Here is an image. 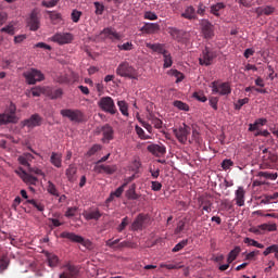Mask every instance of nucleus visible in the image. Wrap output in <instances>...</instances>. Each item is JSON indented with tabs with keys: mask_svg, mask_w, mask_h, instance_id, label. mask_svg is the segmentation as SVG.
<instances>
[{
	"mask_svg": "<svg viewBox=\"0 0 278 278\" xmlns=\"http://www.w3.org/2000/svg\"><path fill=\"white\" fill-rule=\"evenodd\" d=\"M170 75L176 78V84H179L185 79V74L177 70H172Z\"/></svg>",
	"mask_w": 278,
	"mask_h": 278,
	"instance_id": "37998d69",
	"label": "nucleus"
},
{
	"mask_svg": "<svg viewBox=\"0 0 278 278\" xmlns=\"http://www.w3.org/2000/svg\"><path fill=\"white\" fill-rule=\"evenodd\" d=\"M202 34H203L204 38H206V39L213 38L214 29H213L212 23L206 22L203 24Z\"/></svg>",
	"mask_w": 278,
	"mask_h": 278,
	"instance_id": "393cba45",
	"label": "nucleus"
},
{
	"mask_svg": "<svg viewBox=\"0 0 278 278\" xmlns=\"http://www.w3.org/2000/svg\"><path fill=\"white\" fill-rule=\"evenodd\" d=\"M127 197L129 200H132V201L139 200V198H140V195L138 193H136L135 187L130 188L127 191Z\"/></svg>",
	"mask_w": 278,
	"mask_h": 278,
	"instance_id": "6e6d98bb",
	"label": "nucleus"
},
{
	"mask_svg": "<svg viewBox=\"0 0 278 278\" xmlns=\"http://www.w3.org/2000/svg\"><path fill=\"white\" fill-rule=\"evenodd\" d=\"M24 77L26 78L28 85H36L37 83L45 80V74L36 68L25 72Z\"/></svg>",
	"mask_w": 278,
	"mask_h": 278,
	"instance_id": "39448f33",
	"label": "nucleus"
},
{
	"mask_svg": "<svg viewBox=\"0 0 278 278\" xmlns=\"http://www.w3.org/2000/svg\"><path fill=\"white\" fill-rule=\"evenodd\" d=\"M93 7H96V14L102 15L104 12V5L100 2H93Z\"/></svg>",
	"mask_w": 278,
	"mask_h": 278,
	"instance_id": "0e129e2a",
	"label": "nucleus"
},
{
	"mask_svg": "<svg viewBox=\"0 0 278 278\" xmlns=\"http://www.w3.org/2000/svg\"><path fill=\"white\" fill-rule=\"evenodd\" d=\"M81 16H83V12L77 10H73L71 14L73 23H78L81 20Z\"/></svg>",
	"mask_w": 278,
	"mask_h": 278,
	"instance_id": "3c124183",
	"label": "nucleus"
},
{
	"mask_svg": "<svg viewBox=\"0 0 278 278\" xmlns=\"http://www.w3.org/2000/svg\"><path fill=\"white\" fill-rule=\"evenodd\" d=\"M48 192L54 197H59V191H58L55 185H53V182L50 180L48 182Z\"/></svg>",
	"mask_w": 278,
	"mask_h": 278,
	"instance_id": "603ef678",
	"label": "nucleus"
},
{
	"mask_svg": "<svg viewBox=\"0 0 278 278\" xmlns=\"http://www.w3.org/2000/svg\"><path fill=\"white\" fill-rule=\"evenodd\" d=\"M49 15H50V20L52 22V24L56 25L60 23L61 21V14L58 13V12H51V11H48Z\"/></svg>",
	"mask_w": 278,
	"mask_h": 278,
	"instance_id": "c03bdc74",
	"label": "nucleus"
},
{
	"mask_svg": "<svg viewBox=\"0 0 278 278\" xmlns=\"http://www.w3.org/2000/svg\"><path fill=\"white\" fill-rule=\"evenodd\" d=\"M258 229L263 231L274 232L278 230L277 224H261Z\"/></svg>",
	"mask_w": 278,
	"mask_h": 278,
	"instance_id": "473e14b6",
	"label": "nucleus"
},
{
	"mask_svg": "<svg viewBox=\"0 0 278 278\" xmlns=\"http://www.w3.org/2000/svg\"><path fill=\"white\" fill-rule=\"evenodd\" d=\"M161 27L159 23H144L141 28V31L147 35H153L160 31Z\"/></svg>",
	"mask_w": 278,
	"mask_h": 278,
	"instance_id": "f3484780",
	"label": "nucleus"
},
{
	"mask_svg": "<svg viewBox=\"0 0 278 278\" xmlns=\"http://www.w3.org/2000/svg\"><path fill=\"white\" fill-rule=\"evenodd\" d=\"M143 18L146 21H157L159 16L155 13H153L151 11H148V12L144 13Z\"/></svg>",
	"mask_w": 278,
	"mask_h": 278,
	"instance_id": "bf43d9fd",
	"label": "nucleus"
},
{
	"mask_svg": "<svg viewBox=\"0 0 278 278\" xmlns=\"http://www.w3.org/2000/svg\"><path fill=\"white\" fill-rule=\"evenodd\" d=\"M83 216L87 220H98L102 217V213L99 210H93L91 212H84Z\"/></svg>",
	"mask_w": 278,
	"mask_h": 278,
	"instance_id": "a878e982",
	"label": "nucleus"
},
{
	"mask_svg": "<svg viewBox=\"0 0 278 278\" xmlns=\"http://www.w3.org/2000/svg\"><path fill=\"white\" fill-rule=\"evenodd\" d=\"M249 102H250V98L239 99L238 102L235 104V109L236 110H241L242 106H244Z\"/></svg>",
	"mask_w": 278,
	"mask_h": 278,
	"instance_id": "4d7b16f0",
	"label": "nucleus"
},
{
	"mask_svg": "<svg viewBox=\"0 0 278 278\" xmlns=\"http://www.w3.org/2000/svg\"><path fill=\"white\" fill-rule=\"evenodd\" d=\"M146 47L148 49H151L155 53H160L163 55L168 53V51L164 49V45L162 43H146Z\"/></svg>",
	"mask_w": 278,
	"mask_h": 278,
	"instance_id": "4be33fe9",
	"label": "nucleus"
},
{
	"mask_svg": "<svg viewBox=\"0 0 278 278\" xmlns=\"http://www.w3.org/2000/svg\"><path fill=\"white\" fill-rule=\"evenodd\" d=\"M125 248L135 249V244H132L128 241H124V242H121L118 245H116V248L114 250H122Z\"/></svg>",
	"mask_w": 278,
	"mask_h": 278,
	"instance_id": "052dcab7",
	"label": "nucleus"
},
{
	"mask_svg": "<svg viewBox=\"0 0 278 278\" xmlns=\"http://www.w3.org/2000/svg\"><path fill=\"white\" fill-rule=\"evenodd\" d=\"M215 59L214 52L210 51L208 48L204 49L202 52V58L199 59L200 65L210 66Z\"/></svg>",
	"mask_w": 278,
	"mask_h": 278,
	"instance_id": "4468645a",
	"label": "nucleus"
},
{
	"mask_svg": "<svg viewBox=\"0 0 278 278\" xmlns=\"http://www.w3.org/2000/svg\"><path fill=\"white\" fill-rule=\"evenodd\" d=\"M17 108L15 104L11 103L7 109L5 113H0V126L8 125V124H17L18 117L15 115V111Z\"/></svg>",
	"mask_w": 278,
	"mask_h": 278,
	"instance_id": "f03ea898",
	"label": "nucleus"
},
{
	"mask_svg": "<svg viewBox=\"0 0 278 278\" xmlns=\"http://www.w3.org/2000/svg\"><path fill=\"white\" fill-rule=\"evenodd\" d=\"M102 149V146H99V144H93L89 151L87 152V156L88 157H91L93 156L98 151H101Z\"/></svg>",
	"mask_w": 278,
	"mask_h": 278,
	"instance_id": "5fc2aeb1",
	"label": "nucleus"
},
{
	"mask_svg": "<svg viewBox=\"0 0 278 278\" xmlns=\"http://www.w3.org/2000/svg\"><path fill=\"white\" fill-rule=\"evenodd\" d=\"M26 204L33 205L39 212H45V210H46L45 204H41L34 199L26 200Z\"/></svg>",
	"mask_w": 278,
	"mask_h": 278,
	"instance_id": "e433bc0d",
	"label": "nucleus"
},
{
	"mask_svg": "<svg viewBox=\"0 0 278 278\" xmlns=\"http://www.w3.org/2000/svg\"><path fill=\"white\" fill-rule=\"evenodd\" d=\"M174 106L181 111H186V112L189 111V105L185 102H181L180 100L174 101Z\"/></svg>",
	"mask_w": 278,
	"mask_h": 278,
	"instance_id": "09e8293b",
	"label": "nucleus"
},
{
	"mask_svg": "<svg viewBox=\"0 0 278 278\" xmlns=\"http://www.w3.org/2000/svg\"><path fill=\"white\" fill-rule=\"evenodd\" d=\"M148 119L152 122L156 129H161L163 127V122L159 117H155L153 114H149Z\"/></svg>",
	"mask_w": 278,
	"mask_h": 278,
	"instance_id": "4c0bfd02",
	"label": "nucleus"
},
{
	"mask_svg": "<svg viewBox=\"0 0 278 278\" xmlns=\"http://www.w3.org/2000/svg\"><path fill=\"white\" fill-rule=\"evenodd\" d=\"M100 36H104L105 39H110L111 41H119L122 40L123 36L121 33L116 31L113 27H106L100 31Z\"/></svg>",
	"mask_w": 278,
	"mask_h": 278,
	"instance_id": "9d476101",
	"label": "nucleus"
},
{
	"mask_svg": "<svg viewBox=\"0 0 278 278\" xmlns=\"http://www.w3.org/2000/svg\"><path fill=\"white\" fill-rule=\"evenodd\" d=\"M98 106L101 111H104L105 113H109L111 115H115L117 113L115 102L111 97L100 98Z\"/></svg>",
	"mask_w": 278,
	"mask_h": 278,
	"instance_id": "20e7f679",
	"label": "nucleus"
},
{
	"mask_svg": "<svg viewBox=\"0 0 278 278\" xmlns=\"http://www.w3.org/2000/svg\"><path fill=\"white\" fill-rule=\"evenodd\" d=\"M77 167L74 164H71L67 169H65V176L71 184H74L77 179Z\"/></svg>",
	"mask_w": 278,
	"mask_h": 278,
	"instance_id": "412c9836",
	"label": "nucleus"
},
{
	"mask_svg": "<svg viewBox=\"0 0 278 278\" xmlns=\"http://www.w3.org/2000/svg\"><path fill=\"white\" fill-rule=\"evenodd\" d=\"M146 220H147V216L139 214L134 220L132 225H130V231L142 230Z\"/></svg>",
	"mask_w": 278,
	"mask_h": 278,
	"instance_id": "dca6fc26",
	"label": "nucleus"
},
{
	"mask_svg": "<svg viewBox=\"0 0 278 278\" xmlns=\"http://www.w3.org/2000/svg\"><path fill=\"white\" fill-rule=\"evenodd\" d=\"M181 17H184L187 21L197 20L195 8L194 7H187L185 9V12L181 14Z\"/></svg>",
	"mask_w": 278,
	"mask_h": 278,
	"instance_id": "b1692460",
	"label": "nucleus"
},
{
	"mask_svg": "<svg viewBox=\"0 0 278 278\" xmlns=\"http://www.w3.org/2000/svg\"><path fill=\"white\" fill-rule=\"evenodd\" d=\"M58 3H59V0H50V1L43 0L42 7L50 9V8L56 7Z\"/></svg>",
	"mask_w": 278,
	"mask_h": 278,
	"instance_id": "e2e57ef3",
	"label": "nucleus"
},
{
	"mask_svg": "<svg viewBox=\"0 0 278 278\" xmlns=\"http://www.w3.org/2000/svg\"><path fill=\"white\" fill-rule=\"evenodd\" d=\"M201 205H203L202 206L203 211H206L207 213H212V211H213V208H212L213 207V203L211 201H208V200L203 201Z\"/></svg>",
	"mask_w": 278,
	"mask_h": 278,
	"instance_id": "680f3d73",
	"label": "nucleus"
},
{
	"mask_svg": "<svg viewBox=\"0 0 278 278\" xmlns=\"http://www.w3.org/2000/svg\"><path fill=\"white\" fill-rule=\"evenodd\" d=\"M129 224H130L129 217L126 216L124 219H122L121 224L118 225L117 232L122 233L125 230L126 226Z\"/></svg>",
	"mask_w": 278,
	"mask_h": 278,
	"instance_id": "8fccbe9b",
	"label": "nucleus"
},
{
	"mask_svg": "<svg viewBox=\"0 0 278 278\" xmlns=\"http://www.w3.org/2000/svg\"><path fill=\"white\" fill-rule=\"evenodd\" d=\"M102 136H104V140L111 141L114 139V130L111 125L106 124L101 128Z\"/></svg>",
	"mask_w": 278,
	"mask_h": 278,
	"instance_id": "5701e85b",
	"label": "nucleus"
},
{
	"mask_svg": "<svg viewBox=\"0 0 278 278\" xmlns=\"http://www.w3.org/2000/svg\"><path fill=\"white\" fill-rule=\"evenodd\" d=\"M278 162V156L276 154H264L263 155V168H269L271 164Z\"/></svg>",
	"mask_w": 278,
	"mask_h": 278,
	"instance_id": "aec40b11",
	"label": "nucleus"
},
{
	"mask_svg": "<svg viewBox=\"0 0 278 278\" xmlns=\"http://www.w3.org/2000/svg\"><path fill=\"white\" fill-rule=\"evenodd\" d=\"M257 176L258 177H264V178L269 179V180H277L278 173L258 172Z\"/></svg>",
	"mask_w": 278,
	"mask_h": 278,
	"instance_id": "f704fd0d",
	"label": "nucleus"
},
{
	"mask_svg": "<svg viewBox=\"0 0 278 278\" xmlns=\"http://www.w3.org/2000/svg\"><path fill=\"white\" fill-rule=\"evenodd\" d=\"M9 265L10 261L8 256H3L2 258H0V275H2L4 270H8Z\"/></svg>",
	"mask_w": 278,
	"mask_h": 278,
	"instance_id": "58836bf2",
	"label": "nucleus"
},
{
	"mask_svg": "<svg viewBox=\"0 0 278 278\" xmlns=\"http://www.w3.org/2000/svg\"><path fill=\"white\" fill-rule=\"evenodd\" d=\"M163 61H164V64H163V67L164 68H170L172 65H173V60H172V55L169 52L165 53L163 55Z\"/></svg>",
	"mask_w": 278,
	"mask_h": 278,
	"instance_id": "79ce46f5",
	"label": "nucleus"
},
{
	"mask_svg": "<svg viewBox=\"0 0 278 278\" xmlns=\"http://www.w3.org/2000/svg\"><path fill=\"white\" fill-rule=\"evenodd\" d=\"M240 253H241L240 247H236L235 250H231L227 258L228 264H231L237 258V256L240 255Z\"/></svg>",
	"mask_w": 278,
	"mask_h": 278,
	"instance_id": "2f4dec72",
	"label": "nucleus"
},
{
	"mask_svg": "<svg viewBox=\"0 0 278 278\" xmlns=\"http://www.w3.org/2000/svg\"><path fill=\"white\" fill-rule=\"evenodd\" d=\"M274 8L273 7H263V8H258L256 10V13L258 15H266V16H269L274 13Z\"/></svg>",
	"mask_w": 278,
	"mask_h": 278,
	"instance_id": "72a5a7b5",
	"label": "nucleus"
},
{
	"mask_svg": "<svg viewBox=\"0 0 278 278\" xmlns=\"http://www.w3.org/2000/svg\"><path fill=\"white\" fill-rule=\"evenodd\" d=\"M61 238L67 239L71 242L80 243L83 247H87V241L85 240V238L81 236H77L74 232L63 231L61 233Z\"/></svg>",
	"mask_w": 278,
	"mask_h": 278,
	"instance_id": "ddd939ff",
	"label": "nucleus"
},
{
	"mask_svg": "<svg viewBox=\"0 0 278 278\" xmlns=\"http://www.w3.org/2000/svg\"><path fill=\"white\" fill-rule=\"evenodd\" d=\"M73 40L74 36L71 33H56L51 37V41L59 45H70Z\"/></svg>",
	"mask_w": 278,
	"mask_h": 278,
	"instance_id": "0eeeda50",
	"label": "nucleus"
},
{
	"mask_svg": "<svg viewBox=\"0 0 278 278\" xmlns=\"http://www.w3.org/2000/svg\"><path fill=\"white\" fill-rule=\"evenodd\" d=\"M125 186L126 184L118 187L114 192H111L110 197L106 199V203L113 202L115 198H121L124 192Z\"/></svg>",
	"mask_w": 278,
	"mask_h": 278,
	"instance_id": "c85d7f7f",
	"label": "nucleus"
},
{
	"mask_svg": "<svg viewBox=\"0 0 278 278\" xmlns=\"http://www.w3.org/2000/svg\"><path fill=\"white\" fill-rule=\"evenodd\" d=\"M244 243L249 244L250 247L257 248V249H264L263 244L258 243L257 241H255L254 239H251L249 237H247L244 239Z\"/></svg>",
	"mask_w": 278,
	"mask_h": 278,
	"instance_id": "de8ad7c7",
	"label": "nucleus"
},
{
	"mask_svg": "<svg viewBox=\"0 0 278 278\" xmlns=\"http://www.w3.org/2000/svg\"><path fill=\"white\" fill-rule=\"evenodd\" d=\"M117 170L116 165H96L93 166V173L101 175V174H106L109 176L114 175Z\"/></svg>",
	"mask_w": 278,
	"mask_h": 278,
	"instance_id": "9b49d317",
	"label": "nucleus"
},
{
	"mask_svg": "<svg viewBox=\"0 0 278 278\" xmlns=\"http://www.w3.org/2000/svg\"><path fill=\"white\" fill-rule=\"evenodd\" d=\"M185 228H186V222L182 219L179 220L178 226L175 228V233L176 235L181 233L185 230Z\"/></svg>",
	"mask_w": 278,
	"mask_h": 278,
	"instance_id": "338daca9",
	"label": "nucleus"
},
{
	"mask_svg": "<svg viewBox=\"0 0 278 278\" xmlns=\"http://www.w3.org/2000/svg\"><path fill=\"white\" fill-rule=\"evenodd\" d=\"M235 201L239 207H243L245 205V191L243 187H238L236 190Z\"/></svg>",
	"mask_w": 278,
	"mask_h": 278,
	"instance_id": "6ab92c4d",
	"label": "nucleus"
},
{
	"mask_svg": "<svg viewBox=\"0 0 278 278\" xmlns=\"http://www.w3.org/2000/svg\"><path fill=\"white\" fill-rule=\"evenodd\" d=\"M119 51H131L134 49L132 42H125L124 45H118L117 46Z\"/></svg>",
	"mask_w": 278,
	"mask_h": 278,
	"instance_id": "864d4df0",
	"label": "nucleus"
},
{
	"mask_svg": "<svg viewBox=\"0 0 278 278\" xmlns=\"http://www.w3.org/2000/svg\"><path fill=\"white\" fill-rule=\"evenodd\" d=\"M41 125V117L39 114H33L30 118L23 122L24 127H39Z\"/></svg>",
	"mask_w": 278,
	"mask_h": 278,
	"instance_id": "a211bd4d",
	"label": "nucleus"
},
{
	"mask_svg": "<svg viewBox=\"0 0 278 278\" xmlns=\"http://www.w3.org/2000/svg\"><path fill=\"white\" fill-rule=\"evenodd\" d=\"M78 274V267L68 263L63 266V271L60 274V278H77Z\"/></svg>",
	"mask_w": 278,
	"mask_h": 278,
	"instance_id": "1a4fd4ad",
	"label": "nucleus"
},
{
	"mask_svg": "<svg viewBox=\"0 0 278 278\" xmlns=\"http://www.w3.org/2000/svg\"><path fill=\"white\" fill-rule=\"evenodd\" d=\"M225 8H226V5H225L224 2H218V3L211 7V13L214 16L219 17L220 16L219 12L225 10Z\"/></svg>",
	"mask_w": 278,
	"mask_h": 278,
	"instance_id": "7c9ffc66",
	"label": "nucleus"
},
{
	"mask_svg": "<svg viewBox=\"0 0 278 278\" xmlns=\"http://www.w3.org/2000/svg\"><path fill=\"white\" fill-rule=\"evenodd\" d=\"M135 130H136V134L139 137V139H141V140H150L151 139V137L148 136L140 126L137 125L135 127Z\"/></svg>",
	"mask_w": 278,
	"mask_h": 278,
	"instance_id": "a19ab883",
	"label": "nucleus"
},
{
	"mask_svg": "<svg viewBox=\"0 0 278 278\" xmlns=\"http://www.w3.org/2000/svg\"><path fill=\"white\" fill-rule=\"evenodd\" d=\"M28 172H30L31 174H35L36 176H46L45 172H42L41 169H39L38 167H27Z\"/></svg>",
	"mask_w": 278,
	"mask_h": 278,
	"instance_id": "69168bd1",
	"label": "nucleus"
},
{
	"mask_svg": "<svg viewBox=\"0 0 278 278\" xmlns=\"http://www.w3.org/2000/svg\"><path fill=\"white\" fill-rule=\"evenodd\" d=\"M22 179H23V181L26 182L27 185L36 186V185L38 184V178L31 176L30 174H28V173H26V172H23Z\"/></svg>",
	"mask_w": 278,
	"mask_h": 278,
	"instance_id": "c756f323",
	"label": "nucleus"
},
{
	"mask_svg": "<svg viewBox=\"0 0 278 278\" xmlns=\"http://www.w3.org/2000/svg\"><path fill=\"white\" fill-rule=\"evenodd\" d=\"M117 105L122 115L129 116L128 105L124 100L118 101Z\"/></svg>",
	"mask_w": 278,
	"mask_h": 278,
	"instance_id": "c9c22d12",
	"label": "nucleus"
},
{
	"mask_svg": "<svg viewBox=\"0 0 278 278\" xmlns=\"http://www.w3.org/2000/svg\"><path fill=\"white\" fill-rule=\"evenodd\" d=\"M61 115L74 123H81L84 121V113L78 110L64 109L61 110Z\"/></svg>",
	"mask_w": 278,
	"mask_h": 278,
	"instance_id": "423d86ee",
	"label": "nucleus"
},
{
	"mask_svg": "<svg viewBox=\"0 0 278 278\" xmlns=\"http://www.w3.org/2000/svg\"><path fill=\"white\" fill-rule=\"evenodd\" d=\"M193 98L201 102L207 101V98L205 97V94L203 92H193Z\"/></svg>",
	"mask_w": 278,
	"mask_h": 278,
	"instance_id": "774afa93",
	"label": "nucleus"
},
{
	"mask_svg": "<svg viewBox=\"0 0 278 278\" xmlns=\"http://www.w3.org/2000/svg\"><path fill=\"white\" fill-rule=\"evenodd\" d=\"M173 132L180 143H186L190 135V127L184 124V127L175 128Z\"/></svg>",
	"mask_w": 278,
	"mask_h": 278,
	"instance_id": "6e6552de",
	"label": "nucleus"
},
{
	"mask_svg": "<svg viewBox=\"0 0 278 278\" xmlns=\"http://www.w3.org/2000/svg\"><path fill=\"white\" fill-rule=\"evenodd\" d=\"M27 27L30 28L31 31H37L40 28V18L36 10L28 16Z\"/></svg>",
	"mask_w": 278,
	"mask_h": 278,
	"instance_id": "f8f14e48",
	"label": "nucleus"
},
{
	"mask_svg": "<svg viewBox=\"0 0 278 278\" xmlns=\"http://www.w3.org/2000/svg\"><path fill=\"white\" fill-rule=\"evenodd\" d=\"M212 93L219 96L231 94V85L228 81L220 83L219 80H214L211 83Z\"/></svg>",
	"mask_w": 278,
	"mask_h": 278,
	"instance_id": "7ed1b4c3",
	"label": "nucleus"
},
{
	"mask_svg": "<svg viewBox=\"0 0 278 278\" xmlns=\"http://www.w3.org/2000/svg\"><path fill=\"white\" fill-rule=\"evenodd\" d=\"M147 151L151 152L156 157H161L166 154V146L151 144L147 147Z\"/></svg>",
	"mask_w": 278,
	"mask_h": 278,
	"instance_id": "2eb2a0df",
	"label": "nucleus"
},
{
	"mask_svg": "<svg viewBox=\"0 0 278 278\" xmlns=\"http://www.w3.org/2000/svg\"><path fill=\"white\" fill-rule=\"evenodd\" d=\"M46 257L48 258V263L50 267H56L59 265V256L51 252H45Z\"/></svg>",
	"mask_w": 278,
	"mask_h": 278,
	"instance_id": "cd10ccee",
	"label": "nucleus"
},
{
	"mask_svg": "<svg viewBox=\"0 0 278 278\" xmlns=\"http://www.w3.org/2000/svg\"><path fill=\"white\" fill-rule=\"evenodd\" d=\"M188 245V239L181 240L178 244H176L172 252L177 253L180 250H184Z\"/></svg>",
	"mask_w": 278,
	"mask_h": 278,
	"instance_id": "49530a36",
	"label": "nucleus"
},
{
	"mask_svg": "<svg viewBox=\"0 0 278 278\" xmlns=\"http://www.w3.org/2000/svg\"><path fill=\"white\" fill-rule=\"evenodd\" d=\"M50 163L55 167V168H61L62 166V154L52 152L50 156Z\"/></svg>",
	"mask_w": 278,
	"mask_h": 278,
	"instance_id": "bb28decb",
	"label": "nucleus"
},
{
	"mask_svg": "<svg viewBox=\"0 0 278 278\" xmlns=\"http://www.w3.org/2000/svg\"><path fill=\"white\" fill-rule=\"evenodd\" d=\"M278 251V245L274 244V245H269L266 248V250L263 252L264 256H268L271 253H277Z\"/></svg>",
	"mask_w": 278,
	"mask_h": 278,
	"instance_id": "13d9d810",
	"label": "nucleus"
},
{
	"mask_svg": "<svg viewBox=\"0 0 278 278\" xmlns=\"http://www.w3.org/2000/svg\"><path fill=\"white\" fill-rule=\"evenodd\" d=\"M116 75L129 79H139V72L129 62H122L116 68Z\"/></svg>",
	"mask_w": 278,
	"mask_h": 278,
	"instance_id": "f257e3e1",
	"label": "nucleus"
},
{
	"mask_svg": "<svg viewBox=\"0 0 278 278\" xmlns=\"http://www.w3.org/2000/svg\"><path fill=\"white\" fill-rule=\"evenodd\" d=\"M169 35L172 36L173 39L179 40L180 39V30L176 27H169L167 28Z\"/></svg>",
	"mask_w": 278,
	"mask_h": 278,
	"instance_id": "a18cd8bd",
	"label": "nucleus"
},
{
	"mask_svg": "<svg viewBox=\"0 0 278 278\" xmlns=\"http://www.w3.org/2000/svg\"><path fill=\"white\" fill-rule=\"evenodd\" d=\"M161 268H166L168 270H175V269H180L182 268V265H180L179 263L176 264H172V263H161L160 265Z\"/></svg>",
	"mask_w": 278,
	"mask_h": 278,
	"instance_id": "ea45409f",
	"label": "nucleus"
}]
</instances>
